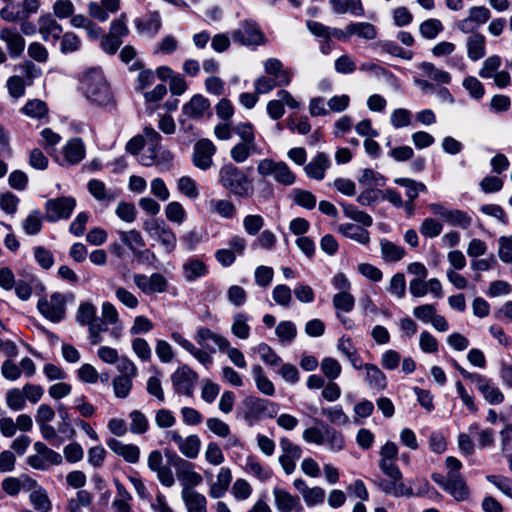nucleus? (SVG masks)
<instances>
[{
    "mask_svg": "<svg viewBox=\"0 0 512 512\" xmlns=\"http://www.w3.org/2000/svg\"><path fill=\"white\" fill-rule=\"evenodd\" d=\"M355 304L354 297L348 292H338L333 296V306L337 310L350 312Z\"/></svg>",
    "mask_w": 512,
    "mask_h": 512,
    "instance_id": "nucleus-63",
    "label": "nucleus"
},
{
    "mask_svg": "<svg viewBox=\"0 0 512 512\" xmlns=\"http://www.w3.org/2000/svg\"><path fill=\"white\" fill-rule=\"evenodd\" d=\"M26 83L20 75H13L8 78L6 87L11 97L18 99L25 94Z\"/></svg>",
    "mask_w": 512,
    "mask_h": 512,
    "instance_id": "nucleus-60",
    "label": "nucleus"
},
{
    "mask_svg": "<svg viewBox=\"0 0 512 512\" xmlns=\"http://www.w3.org/2000/svg\"><path fill=\"white\" fill-rule=\"evenodd\" d=\"M324 438L325 444L328 445L329 449L333 452L341 451L345 446V439L342 433L332 427L327 426L325 428Z\"/></svg>",
    "mask_w": 512,
    "mask_h": 512,
    "instance_id": "nucleus-48",
    "label": "nucleus"
},
{
    "mask_svg": "<svg viewBox=\"0 0 512 512\" xmlns=\"http://www.w3.org/2000/svg\"><path fill=\"white\" fill-rule=\"evenodd\" d=\"M342 208L344 215L349 219L360 223L364 227H370L372 225V217L364 211L359 210L357 207L350 204H342Z\"/></svg>",
    "mask_w": 512,
    "mask_h": 512,
    "instance_id": "nucleus-42",
    "label": "nucleus"
},
{
    "mask_svg": "<svg viewBox=\"0 0 512 512\" xmlns=\"http://www.w3.org/2000/svg\"><path fill=\"white\" fill-rule=\"evenodd\" d=\"M134 284L145 294L163 293L167 290V279L160 273H153L151 276L135 274Z\"/></svg>",
    "mask_w": 512,
    "mask_h": 512,
    "instance_id": "nucleus-13",
    "label": "nucleus"
},
{
    "mask_svg": "<svg viewBox=\"0 0 512 512\" xmlns=\"http://www.w3.org/2000/svg\"><path fill=\"white\" fill-rule=\"evenodd\" d=\"M23 486L32 490L30 493V500L35 509L42 511H49L51 509V502L48 498L47 492L38 485L36 480L25 476Z\"/></svg>",
    "mask_w": 512,
    "mask_h": 512,
    "instance_id": "nucleus-16",
    "label": "nucleus"
},
{
    "mask_svg": "<svg viewBox=\"0 0 512 512\" xmlns=\"http://www.w3.org/2000/svg\"><path fill=\"white\" fill-rule=\"evenodd\" d=\"M0 40L7 45L9 54L12 58L19 57L25 48L24 38L15 30L10 28H2L0 30Z\"/></svg>",
    "mask_w": 512,
    "mask_h": 512,
    "instance_id": "nucleus-19",
    "label": "nucleus"
},
{
    "mask_svg": "<svg viewBox=\"0 0 512 512\" xmlns=\"http://www.w3.org/2000/svg\"><path fill=\"white\" fill-rule=\"evenodd\" d=\"M273 495L275 499L276 508L283 512H289L296 509L300 502L297 496L291 495L289 492L282 488H274Z\"/></svg>",
    "mask_w": 512,
    "mask_h": 512,
    "instance_id": "nucleus-27",
    "label": "nucleus"
},
{
    "mask_svg": "<svg viewBox=\"0 0 512 512\" xmlns=\"http://www.w3.org/2000/svg\"><path fill=\"white\" fill-rule=\"evenodd\" d=\"M264 71L266 74L277 79L280 84L289 85L291 82L292 73L283 68V64L279 59H267L264 63Z\"/></svg>",
    "mask_w": 512,
    "mask_h": 512,
    "instance_id": "nucleus-22",
    "label": "nucleus"
},
{
    "mask_svg": "<svg viewBox=\"0 0 512 512\" xmlns=\"http://www.w3.org/2000/svg\"><path fill=\"white\" fill-rule=\"evenodd\" d=\"M322 414L332 424H335L338 426H344L349 423V417L343 411V409L340 405H335L332 407L324 408V409H322Z\"/></svg>",
    "mask_w": 512,
    "mask_h": 512,
    "instance_id": "nucleus-46",
    "label": "nucleus"
},
{
    "mask_svg": "<svg viewBox=\"0 0 512 512\" xmlns=\"http://www.w3.org/2000/svg\"><path fill=\"white\" fill-rule=\"evenodd\" d=\"M349 33L365 40H374L377 37L376 27L369 22L350 23Z\"/></svg>",
    "mask_w": 512,
    "mask_h": 512,
    "instance_id": "nucleus-39",
    "label": "nucleus"
},
{
    "mask_svg": "<svg viewBox=\"0 0 512 512\" xmlns=\"http://www.w3.org/2000/svg\"><path fill=\"white\" fill-rule=\"evenodd\" d=\"M279 407L276 403L256 396L245 397L238 407V417L252 426L263 418H273L277 415Z\"/></svg>",
    "mask_w": 512,
    "mask_h": 512,
    "instance_id": "nucleus-3",
    "label": "nucleus"
},
{
    "mask_svg": "<svg viewBox=\"0 0 512 512\" xmlns=\"http://www.w3.org/2000/svg\"><path fill=\"white\" fill-rule=\"evenodd\" d=\"M394 183L406 188V196L408 197L409 204L418 197L419 192L427 191V187L422 182H417L410 178H396Z\"/></svg>",
    "mask_w": 512,
    "mask_h": 512,
    "instance_id": "nucleus-37",
    "label": "nucleus"
},
{
    "mask_svg": "<svg viewBox=\"0 0 512 512\" xmlns=\"http://www.w3.org/2000/svg\"><path fill=\"white\" fill-rule=\"evenodd\" d=\"M161 17L158 12H153L147 18L136 19L135 26L140 34L154 37L161 28Z\"/></svg>",
    "mask_w": 512,
    "mask_h": 512,
    "instance_id": "nucleus-23",
    "label": "nucleus"
},
{
    "mask_svg": "<svg viewBox=\"0 0 512 512\" xmlns=\"http://www.w3.org/2000/svg\"><path fill=\"white\" fill-rule=\"evenodd\" d=\"M219 183L224 189L241 198H250L254 193L248 175L232 163L225 164L220 168Z\"/></svg>",
    "mask_w": 512,
    "mask_h": 512,
    "instance_id": "nucleus-2",
    "label": "nucleus"
},
{
    "mask_svg": "<svg viewBox=\"0 0 512 512\" xmlns=\"http://www.w3.org/2000/svg\"><path fill=\"white\" fill-rule=\"evenodd\" d=\"M16 70L21 73L20 76L24 79L27 86H31L34 79L39 78L42 73L41 69L31 61L16 66Z\"/></svg>",
    "mask_w": 512,
    "mask_h": 512,
    "instance_id": "nucleus-53",
    "label": "nucleus"
},
{
    "mask_svg": "<svg viewBox=\"0 0 512 512\" xmlns=\"http://www.w3.org/2000/svg\"><path fill=\"white\" fill-rule=\"evenodd\" d=\"M419 30L424 38L434 39L443 30V25L438 19H428L421 23Z\"/></svg>",
    "mask_w": 512,
    "mask_h": 512,
    "instance_id": "nucleus-57",
    "label": "nucleus"
},
{
    "mask_svg": "<svg viewBox=\"0 0 512 512\" xmlns=\"http://www.w3.org/2000/svg\"><path fill=\"white\" fill-rule=\"evenodd\" d=\"M215 153L216 146L211 140L200 139L194 145L192 162L198 169L206 171L212 167Z\"/></svg>",
    "mask_w": 512,
    "mask_h": 512,
    "instance_id": "nucleus-11",
    "label": "nucleus"
},
{
    "mask_svg": "<svg viewBox=\"0 0 512 512\" xmlns=\"http://www.w3.org/2000/svg\"><path fill=\"white\" fill-rule=\"evenodd\" d=\"M97 318V310L96 307L90 302L81 303L78 307L76 313V321L82 325L86 326L93 320Z\"/></svg>",
    "mask_w": 512,
    "mask_h": 512,
    "instance_id": "nucleus-50",
    "label": "nucleus"
},
{
    "mask_svg": "<svg viewBox=\"0 0 512 512\" xmlns=\"http://www.w3.org/2000/svg\"><path fill=\"white\" fill-rule=\"evenodd\" d=\"M275 333L281 341L292 342L297 335V329L291 321H281L275 329Z\"/></svg>",
    "mask_w": 512,
    "mask_h": 512,
    "instance_id": "nucleus-59",
    "label": "nucleus"
},
{
    "mask_svg": "<svg viewBox=\"0 0 512 512\" xmlns=\"http://www.w3.org/2000/svg\"><path fill=\"white\" fill-rule=\"evenodd\" d=\"M232 38L243 45H260L264 43L263 33L255 22L244 21L238 29H236Z\"/></svg>",
    "mask_w": 512,
    "mask_h": 512,
    "instance_id": "nucleus-14",
    "label": "nucleus"
},
{
    "mask_svg": "<svg viewBox=\"0 0 512 512\" xmlns=\"http://www.w3.org/2000/svg\"><path fill=\"white\" fill-rule=\"evenodd\" d=\"M293 201L306 209H313L316 205V197L307 190L294 189L292 192Z\"/></svg>",
    "mask_w": 512,
    "mask_h": 512,
    "instance_id": "nucleus-62",
    "label": "nucleus"
},
{
    "mask_svg": "<svg viewBox=\"0 0 512 512\" xmlns=\"http://www.w3.org/2000/svg\"><path fill=\"white\" fill-rule=\"evenodd\" d=\"M177 188L183 195L190 199H196L199 196L196 182L191 177H181L177 182Z\"/></svg>",
    "mask_w": 512,
    "mask_h": 512,
    "instance_id": "nucleus-64",
    "label": "nucleus"
},
{
    "mask_svg": "<svg viewBox=\"0 0 512 512\" xmlns=\"http://www.w3.org/2000/svg\"><path fill=\"white\" fill-rule=\"evenodd\" d=\"M335 14L350 13L354 16L364 15V6L361 0H329Z\"/></svg>",
    "mask_w": 512,
    "mask_h": 512,
    "instance_id": "nucleus-24",
    "label": "nucleus"
},
{
    "mask_svg": "<svg viewBox=\"0 0 512 512\" xmlns=\"http://www.w3.org/2000/svg\"><path fill=\"white\" fill-rule=\"evenodd\" d=\"M36 453L40 454L43 459L45 460V464L47 465V468H49L50 465H60L63 462V457L60 453L50 449L46 444L43 442L37 441L34 443L33 446Z\"/></svg>",
    "mask_w": 512,
    "mask_h": 512,
    "instance_id": "nucleus-38",
    "label": "nucleus"
},
{
    "mask_svg": "<svg viewBox=\"0 0 512 512\" xmlns=\"http://www.w3.org/2000/svg\"><path fill=\"white\" fill-rule=\"evenodd\" d=\"M208 211L224 219H232L236 214L235 205L226 199H211L208 202Z\"/></svg>",
    "mask_w": 512,
    "mask_h": 512,
    "instance_id": "nucleus-31",
    "label": "nucleus"
},
{
    "mask_svg": "<svg viewBox=\"0 0 512 512\" xmlns=\"http://www.w3.org/2000/svg\"><path fill=\"white\" fill-rule=\"evenodd\" d=\"M172 466L175 469L176 476L184 487H191L199 485L202 482V476L195 471L194 464L179 456H174L172 459Z\"/></svg>",
    "mask_w": 512,
    "mask_h": 512,
    "instance_id": "nucleus-10",
    "label": "nucleus"
},
{
    "mask_svg": "<svg viewBox=\"0 0 512 512\" xmlns=\"http://www.w3.org/2000/svg\"><path fill=\"white\" fill-rule=\"evenodd\" d=\"M479 391L491 405H498L504 401L503 393L492 380H489Z\"/></svg>",
    "mask_w": 512,
    "mask_h": 512,
    "instance_id": "nucleus-45",
    "label": "nucleus"
},
{
    "mask_svg": "<svg viewBox=\"0 0 512 512\" xmlns=\"http://www.w3.org/2000/svg\"><path fill=\"white\" fill-rule=\"evenodd\" d=\"M330 167L328 156L319 152L305 167L306 175L315 180H322L325 177L326 170Z\"/></svg>",
    "mask_w": 512,
    "mask_h": 512,
    "instance_id": "nucleus-20",
    "label": "nucleus"
},
{
    "mask_svg": "<svg viewBox=\"0 0 512 512\" xmlns=\"http://www.w3.org/2000/svg\"><path fill=\"white\" fill-rule=\"evenodd\" d=\"M231 480V470L228 467H222L217 474L216 482L210 487V495L214 498L222 497L230 486Z\"/></svg>",
    "mask_w": 512,
    "mask_h": 512,
    "instance_id": "nucleus-32",
    "label": "nucleus"
},
{
    "mask_svg": "<svg viewBox=\"0 0 512 512\" xmlns=\"http://www.w3.org/2000/svg\"><path fill=\"white\" fill-rule=\"evenodd\" d=\"M364 368L366 370V381L371 388L382 390L386 387V376L376 365L365 364Z\"/></svg>",
    "mask_w": 512,
    "mask_h": 512,
    "instance_id": "nucleus-36",
    "label": "nucleus"
},
{
    "mask_svg": "<svg viewBox=\"0 0 512 512\" xmlns=\"http://www.w3.org/2000/svg\"><path fill=\"white\" fill-rule=\"evenodd\" d=\"M261 154L258 144L239 142L230 150V157L236 163H244L250 156Z\"/></svg>",
    "mask_w": 512,
    "mask_h": 512,
    "instance_id": "nucleus-28",
    "label": "nucleus"
},
{
    "mask_svg": "<svg viewBox=\"0 0 512 512\" xmlns=\"http://www.w3.org/2000/svg\"><path fill=\"white\" fill-rule=\"evenodd\" d=\"M279 445L281 448L279 463L284 472L290 475L296 469V462L301 458L302 449L285 437L280 439Z\"/></svg>",
    "mask_w": 512,
    "mask_h": 512,
    "instance_id": "nucleus-12",
    "label": "nucleus"
},
{
    "mask_svg": "<svg viewBox=\"0 0 512 512\" xmlns=\"http://www.w3.org/2000/svg\"><path fill=\"white\" fill-rule=\"evenodd\" d=\"M22 227L28 235L38 234L42 228V215L40 211L33 210L24 220Z\"/></svg>",
    "mask_w": 512,
    "mask_h": 512,
    "instance_id": "nucleus-54",
    "label": "nucleus"
},
{
    "mask_svg": "<svg viewBox=\"0 0 512 512\" xmlns=\"http://www.w3.org/2000/svg\"><path fill=\"white\" fill-rule=\"evenodd\" d=\"M338 231L345 237L357 241L360 244H368L370 241L369 232L358 225L352 223L340 224Z\"/></svg>",
    "mask_w": 512,
    "mask_h": 512,
    "instance_id": "nucleus-30",
    "label": "nucleus"
},
{
    "mask_svg": "<svg viewBox=\"0 0 512 512\" xmlns=\"http://www.w3.org/2000/svg\"><path fill=\"white\" fill-rule=\"evenodd\" d=\"M380 249L382 258L386 262L400 261L405 255V249L403 247L398 246L387 239L380 240Z\"/></svg>",
    "mask_w": 512,
    "mask_h": 512,
    "instance_id": "nucleus-34",
    "label": "nucleus"
},
{
    "mask_svg": "<svg viewBox=\"0 0 512 512\" xmlns=\"http://www.w3.org/2000/svg\"><path fill=\"white\" fill-rule=\"evenodd\" d=\"M39 33L45 41H49L50 36L58 40L61 37L62 27L50 15L42 16L39 19Z\"/></svg>",
    "mask_w": 512,
    "mask_h": 512,
    "instance_id": "nucleus-29",
    "label": "nucleus"
},
{
    "mask_svg": "<svg viewBox=\"0 0 512 512\" xmlns=\"http://www.w3.org/2000/svg\"><path fill=\"white\" fill-rule=\"evenodd\" d=\"M446 222L451 226L467 229L472 223V218L465 211L459 209H451L447 215Z\"/></svg>",
    "mask_w": 512,
    "mask_h": 512,
    "instance_id": "nucleus-52",
    "label": "nucleus"
},
{
    "mask_svg": "<svg viewBox=\"0 0 512 512\" xmlns=\"http://www.w3.org/2000/svg\"><path fill=\"white\" fill-rule=\"evenodd\" d=\"M182 113L190 119H201L210 114V102L202 95H195L183 106Z\"/></svg>",
    "mask_w": 512,
    "mask_h": 512,
    "instance_id": "nucleus-17",
    "label": "nucleus"
},
{
    "mask_svg": "<svg viewBox=\"0 0 512 512\" xmlns=\"http://www.w3.org/2000/svg\"><path fill=\"white\" fill-rule=\"evenodd\" d=\"M201 447V440L198 435H189L185 438L179 451L187 458L194 459L198 456Z\"/></svg>",
    "mask_w": 512,
    "mask_h": 512,
    "instance_id": "nucleus-43",
    "label": "nucleus"
},
{
    "mask_svg": "<svg viewBox=\"0 0 512 512\" xmlns=\"http://www.w3.org/2000/svg\"><path fill=\"white\" fill-rule=\"evenodd\" d=\"M501 66V58L498 55L488 57L479 70V76L484 79L492 78Z\"/></svg>",
    "mask_w": 512,
    "mask_h": 512,
    "instance_id": "nucleus-61",
    "label": "nucleus"
},
{
    "mask_svg": "<svg viewBox=\"0 0 512 512\" xmlns=\"http://www.w3.org/2000/svg\"><path fill=\"white\" fill-rule=\"evenodd\" d=\"M64 159L68 164L79 163L85 156V146L80 138H73L63 149Z\"/></svg>",
    "mask_w": 512,
    "mask_h": 512,
    "instance_id": "nucleus-26",
    "label": "nucleus"
},
{
    "mask_svg": "<svg viewBox=\"0 0 512 512\" xmlns=\"http://www.w3.org/2000/svg\"><path fill=\"white\" fill-rule=\"evenodd\" d=\"M467 38V56L471 61H478L486 54V38L480 33H470Z\"/></svg>",
    "mask_w": 512,
    "mask_h": 512,
    "instance_id": "nucleus-21",
    "label": "nucleus"
},
{
    "mask_svg": "<svg viewBox=\"0 0 512 512\" xmlns=\"http://www.w3.org/2000/svg\"><path fill=\"white\" fill-rule=\"evenodd\" d=\"M182 498L188 512H202L206 510V498L191 487L182 488Z\"/></svg>",
    "mask_w": 512,
    "mask_h": 512,
    "instance_id": "nucleus-25",
    "label": "nucleus"
},
{
    "mask_svg": "<svg viewBox=\"0 0 512 512\" xmlns=\"http://www.w3.org/2000/svg\"><path fill=\"white\" fill-rule=\"evenodd\" d=\"M5 402L9 409L13 411H21L25 408L26 402L23 391L20 388L8 389L5 394Z\"/></svg>",
    "mask_w": 512,
    "mask_h": 512,
    "instance_id": "nucleus-44",
    "label": "nucleus"
},
{
    "mask_svg": "<svg viewBox=\"0 0 512 512\" xmlns=\"http://www.w3.org/2000/svg\"><path fill=\"white\" fill-rule=\"evenodd\" d=\"M255 384L260 393L272 396L275 393L274 384L266 377L260 365H254L251 369Z\"/></svg>",
    "mask_w": 512,
    "mask_h": 512,
    "instance_id": "nucleus-35",
    "label": "nucleus"
},
{
    "mask_svg": "<svg viewBox=\"0 0 512 512\" xmlns=\"http://www.w3.org/2000/svg\"><path fill=\"white\" fill-rule=\"evenodd\" d=\"M491 17L490 10L485 6H473L468 11V16L459 22L456 27L462 33H478L477 29L485 24Z\"/></svg>",
    "mask_w": 512,
    "mask_h": 512,
    "instance_id": "nucleus-9",
    "label": "nucleus"
},
{
    "mask_svg": "<svg viewBox=\"0 0 512 512\" xmlns=\"http://www.w3.org/2000/svg\"><path fill=\"white\" fill-rule=\"evenodd\" d=\"M272 298L278 305L287 308L292 302V291L287 285H276L272 290Z\"/></svg>",
    "mask_w": 512,
    "mask_h": 512,
    "instance_id": "nucleus-56",
    "label": "nucleus"
},
{
    "mask_svg": "<svg viewBox=\"0 0 512 512\" xmlns=\"http://www.w3.org/2000/svg\"><path fill=\"white\" fill-rule=\"evenodd\" d=\"M133 379L121 375L116 376L112 381L114 395L121 399L127 398L133 386Z\"/></svg>",
    "mask_w": 512,
    "mask_h": 512,
    "instance_id": "nucleus-49",
    "label": "nucleus"
},
{
    "mask_svg": "<svg viewBox=\"0 0 512 512\" xmlns=\"http://www.w3.org/2000/svg\"><path fill=\"white\" fill-rule=\"evenodd\" d=\"M419 67L427 77L437 83L448 84L451 81V76L448 72L438 69L430 62H423Z\"/></svg>",
    "mask_w": 512,
    "mask_h": 512,
    "instance_id": "nucleus-41",
    "label": "nucleus"
},
{
    "mask_svg": "<svg viewBox=\"0 0 512 512\" xmlns=\"http://www.w3.org/2000/svg\"><path fill=\"white\" fill-rule=\"evenodd\" d=\"M207 267L205 263L197 258L188 259L183 264V274L187 281L192 282L196 279L205 276Z\"/></svg>",
    "mask_w": 512,
    "mask_h": 512,
    "instance_id": "nucleus-33",
    "label": "nucleus"
},
{
    "mask_svg": "<svg viewBox=\"0 0 512 512\" xmlns=\"http://www.w3.org/2000/svg\"><path fill=\"white\" fill-rule=\"evenodd\" d=\"M445 490L457 501H464L469 496V489L459 473L448 471Z\"/></svg>",
    "mask_w": 512,
    "mask_h": 512,
    "instance_id": "nucleus-18",
    "label": "nucleus"
},
{
    "mask_svg": "<svg viewBox=\"0 0 512 512\" xmlns=\"http://www.w3.org/2000/svg\"><path fill=\"white\" fill-rule=\"evenodd\" d=\"M79 83L80 90L91 103L98 106L114 103L111 87L101 68L91 67L84 70Z\"/></svg>",
    "mask_w": 512,
    "mask_h": 512,
    "instance_id": "nucleus-1",
    "label": "nucleus"
},
{
    "mask_svg": "<svg viewBox=\"0 0 512 512\" xmlns=\"http://www.w3.org/2000/svg\"><path fill=\"white\" fill-rule=\"evenodd\" d=\"M130 431L133 434H143L148 430L149 422L147 417L139 410H133L129 414Z\"/></svg>",
    "mask_w": 512,
    "mask_h": 512,
    "instance_id": "nucleus-51",
    "label": "nucleus"
},
{
    "mask_svg": "<svg viewBox=\"0 0 512 512\" xmlns=\"http://www.w3.org/2000/svg\"><path fill=\"white\" fill-rule=\"evenodd\" d=\"M443 226L434 218H426L420 225L419 231L426 238H435L442 232Z\"/></svg>",
    "mask_w": 512,
    "mask_h": 512,
    "instance_id": "nucleus-58",
    "label": "nucleus"
},
{
    "mask_svg": "<svg viewBox=\"0 0 512 512\" xmlns=\"http://www.w3.org/2000/svg\"><path fill=\"white\" fill-rule=\"evenodd\" d=\"M257 173L261 177L273 176L274 180L284 186H291L296 181V175L283 161L265 158L257 163Z\"/></svg>",
    "mask_w": 512,
    "mask_h": 512,
    "instance_id": "nucleus-4",
    "label": "nucleus"
},
{
    "mask_svg": "<svg viewBox=\"0 0 512 512\" xmlns=\"http://www.w3.org/2000/svg\"><path fill=\"white\" fill-rule=\"evenodd\" d=\"M76 206V200L72 197H58L49 199L45 203V218L49 222L68 219Z\"/></svg>",
    "mask_w": 512,
    "mask_h": 512,
    "instance_id": "nucleus-7",
    "label": "nucleus"
},
{
    "mask_svg": "<svg viewBox=\"0 0 512 512\" xmlns=\"http://www.w3.org/2000/svg\"><path fill=\"white\" fill-rule=\"evenodd\" d=\"M39 312L52 322H60L66 315V298L59 292L53 293L49 299L41 298L37 303Z\"/></svg>",
    "mask_w": 512,
    "mask_h": 512,
    "instance_id": "nucleus-6",
    "label": "nucleus"
},
{
    "mask_svg": "<svg viewBox=\"0 0 512 512\" xmlns=\"http://www.w3.org/2000/svg\"><path fill=\"white\" fill-rule=\"evenodd\" d=\"M21 111L29 117L42 118L47 113V106L45 102L39 99H33L29 100L22 107Z\"/></svg>",
    "mask_w": 512,
    "mask_h": 512,
    "instance_id": "nucleus-55",
    "label": "nucleus"
},
{
    "mask_svg": "<svg viewBox=\"0 0 512 512\" xmlns=\"http://www.w3.org/2000/svg\"><path fill=\"white\" fill-rule=\"evenodd\" d=\"M198 375L188 365L180 366L172 375L171 382L178 394L192 397Z\"/></svg>",
    "mask_w": 512,
    "mask_h": 512,
    "instance_id": "nucleus-8",
    "label": "nucleus"
},
{
    "mask_svg": "<svg viewBox=\"0 0 512 512\" xmlns=\"http://www.w3.org/2000/svg\"><path fill=\"white\" fill-rule=\"evenodd\" d=\"M248 316L244 313H237L233 316L231 332L239 339H247L250 335V326L248 325Z\"/></svg>",
    "mask_w": 512,
    "mask_h": 512,
    "instance_id": "nucleus-40",
    "label": "nucleus"
},
{
    "mask_svg": "<svg viewBox=\"0 0 512 512\" xmlns=\"http://www.w3.org/2000/svg\"><path fill=\"white\" fill-rule=\"evenodd\" d=\"M107 446L130 464H136L140 459V449L137 445L125 444L116 438H110L107 440Z\"/></svg>",
    "mask_w": 512,
    "mask_h": 512,
    "instance_id": "nucleus-15",
    "label": "nucleus"
},
{
    "mask_svg": "<svg viewBox=\"0 0 512 512\" xmlns=\"http://www.w3.org/2000/svg\"><path fill=\"white\" fill-rule=\"evenodd\" d=\"M144 231L159 242L166 252L171 253L177 245V237L172 229L163 221L148 219L143 223Z\"/></svg>",
    "mask_w": 512,
    "mask_h": 512,
    "instance_id": "nucleus-5",
    "label": "nucleus"
},
{
    "mask_svg": "<svg viewBox=\"0 0 512 512\" xmlns=\"http://www.w3.org/2000/svg\"><path fill=\"white\" fill-rule=\"evenodd\" d=\"M120 239L132 252H136L137 248L144 247L145 242L139 231L132 229L129 231H120Z\"/></svg>",
    "mask_w": 512,
    "mask_h": 512,
    "instance_id": "nucleus-47",
    "label": "nucleus"
}]
</instances>
